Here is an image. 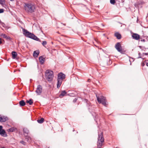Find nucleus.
<instances>
[{"label": "nucleus", "instance_id": "bb28decb", "mask_svg": "<svg viewBox=\"0 0 148 148\" xmlns=\"http://www.w3.org/2000/svg\"><path fill=\"white\" fill-rule=\"evenodd\" d=\"M20 143L24 145H25V142L23 141H21Z\"/></svg>", "mask_w": 148, "mask_h": 148}, {"label": "nucleus", "instance_id": "dca6fc26", "mask_svg": "<svg viewBox=\"0 0 148 148\" xmlns=\"http://www.w3.org/2000/svg\"><path fill=\"white\" fill-rule=\"evenodd\" d=\"M19 104L20 106H23L25 105L26 103L24 101L22 100L19 101Z\"/></svg>", "mask_w": 148, "mask_h": 148}, {"label": "nucleus", "instance_id": "9d476101", "mask_svg": "<svg viewBox=\"0 0 148 148\" xmlns=\"http://www.w3.org/2000/svg\"><path fill=\"white\" fill-rule=\"evenodd\" d=\"M132 37L133 39L138 40L140 39V36L138 34L133 33L132 35Z\"/></svg>", "mask_w": 148, "mask_h": 148}, {"label": "nucleus", "instance_id": "ddd939ff", "mask_svg": "<svg viewBox=\"0 0 148 148\" xmlns=\"http://www.w3.org/2000/svg\"><path fill=\"white\" fill-rule=\"evenodd\" d=\"M40 53L39 51V50H37L34 51L33 53V56L35 58H37Z\"/></svg>", "mask_w": 148, "mask_h": 148}, {"label": "nucleus", "instance_id": "6ab92c4d", "mask_svg": "<svg viewBox=\"0 0 148 148\" xmlns=\"http://www.w3.org/2000/svg\"><path fill=\"white\" fill-rule=\"evenodd\" d=\"M23 133L25 134H27L29 132V131L27 128H24L23 129Z\"/></svg>", "mask_w": 148, "mask_h": 148}, {"label": "nucleus", "instance_id": "7c9ffc66", "mask_svg": "<svg viewBox=\"0 0 148 148\" xmlns=\"http://www.w3.org/2000/svg\"><path fill=\"white\" fill-rule=\"evenodd\" d=\"M146 66H148V63H147L146 64Z\"/></svg>", "mask_w": 148, "mask_h": 148}, {"label": "nucleus", "instance_id": "c85d7f7f", "mask_svg": "<svg viewBox=\"0 0 148 148\" xmlns=\"http://www.w3.org/2000/svg\"><path fill=\"white\" fill-rule=\"evenodd\" d=\"M3 128V127L2 126L0 125V130H2V128Z\"/></svg>", "mask_w": 148, "mask_h": 148}, {"label": "nucleus", "instance_id": "393cba45", "mask_svg": "<svg viewBox=\"0 0 148 148\" xmlns=\"http://www.w3.org/2000/svg\"><path fill=\"white\" fill-rule=\"evenodd\" d=\"M47 42L45 41H42V44L43 46H45L47 44Z\"/></svg>", "mask_w": 148, "mask_h": 148}, {"label": "nucleus", "instance_id": "473e14b6", "mask_svg": "<svg viewBox=\"0 0 148 148\" xmlns=\"http://www.w3.org/2000/svg\"><path fill=\"white\" fill-rule=\"evenodd\" d=\"M98 148H101V147H97Z\"/></svg>", "mask_w": 148, "mask_h": 148}, {"label": "nucleus", "instance_id": "a211bd4d", "mask_svg": "<svg viewBox=\"0 0 148 148\" xmlns=\"http://www.w3.org/2000/svg\"><path fill=\"white\" fill-rule=\"evenodd\" d=\"M26 103H29L30 105H32L33 103V100L30 99L29 100L26 101Z\"/></svg>", "mask_w": 148, "mask_h": 148}, {"label": "nucleus", "instance_id": "0eeeda50", "mask_svg": "<svg viewBox=\"0 0 148 148\" xmlns=\"http://www.w3.org/2000/svg\"><path fill=\"white\" fill-rule=\"evenodd\" d=\"M115 47L118 52L121 53H123L125 52V51H123L122 47L119 42H117L116 44Z\"/></svg>", "mask_w": 148, "mask_h": 148}, {"label": "nucleus", "instance_id": "412c9836", "mask_svg": "<svg viewBox=\"0 0 148 148\" xmlns=\"http://www.w3.org/2000/svg\"><path fill=\"white\" fill-rule=\"evenodd\" d=\"M44 121L43 118H41L40 119H38L37 120V122L39 123H43Z\"/></svg>", "mask_w": 148, "mask_h": 148}, {"label": "nucleus", "instance_id": "7ed1b4c3", "mask_svg": "<svg viewBox=\"0 0 148 148\" xmlns=\"http://www.w3.org/2000/svg\"><path fill=\"white\" fill-rule=\"evenodd\" d=\"M65 75L62 73H59L58 75L57 88H59L62 84L63 79L65 78Z\"/></svg>", "mask_w": 148, "mask_h": 148}, {"label": "nucleus", "instance_id": "39448f33", "mask_svg": "<svg viewBox=\"0 0 148 148\" xmlns=\"http://www.w3.org/2000/svg\"><path fill=\"white\" fill-rule=\"evenodd\" d=\"M53 73L52 71L48 70L45 72V77L46 79L49 82L53 80Z\"/></svg>", "mask_w": 148, "mask_h": 148}, {"label": "nucleus", "instance_id": "cd10ccee", "mask_svg": "<svg viewBox=\"0 0 148 148\" xmlns=\"http://www.w3.org/2000/svg\"><path fill=\"white\" fill-rule=\"evenodd\" d=\"M77 100V99L76 98H75L73 100V102L74 103H75L76 102Z\"/></svg>", "mask_w": 148, "mask_h": 148}, {"label": "nucleus", "instance_id": "f8f14e48", "mask_svg": "<svg viewBox=\"0 0 148 148\" xmlns=\"http://www.w3.org/2000/svg\"><path fill=\"white\" fill-rule=\"evenodd\" d=\"M39 59L40 64H43L45 61V58L42 56H41L39 57Z\"/></svg>", "mask_w": 148, "mask_h": 148}, {"label": "nucleus", "instance_id": "1a4fd4ad", "mask_svg": "<svg viewBox=\"0 0 148 148\" xmlns=\"http://www.w3.org/2000/svg\"><path fill=\"white\" fill-rule=\"evenodd\" d=\"M8 118L5 116H3L0 115V122H5L8 120Z\"/></svg>", "mask_w": 148, "mask_h": 148}, {"label": "nucleus", "instance_id": "b1692460", "mask_svg": "<svg viewBox=\"0 0 148 148\" xmlns=\"http://www.w3.org/2000/svg\"><path fill=\"white\" fill-rule=\"evenodd\" d=\"M110 2L111 4L113 5L114 4L116 3V1L114 0H110Z\"/></svg>", "mask_w": 148, "mask_h": 148}, {"label": "nucleus", "instance_id": "2eb2a0df", "mask_svg": "<svg viewBox=\"0 0 148 148\" xmlns=\"http://www.w3.org/2000/svg\"><path fill=\"white\" fill-rule=\"evenodd\" d=\"M114 36L118 39H120L121 38V35L119 33L116 32L114 34Z\"/></svg>", "mask_w": 148, "mask_h": 148}, {"label": "nucleus", "instance_id": "4be33fe9", "mask_svg": "<svg viewBox=\"0 0 148 148\" xmlns=\"http://www.w3.org/2000/svg\"><path fill=\"white\" fill-rule=\"evenodd\" d=\"M14 130L15 129L14 127L8 129V131L9 132H12L14 131Z\"/></svg>", "mask_w": 148, "mask_h": 148}, {"label": "nucleus", "instance_id": "6e6552de", "mask_svg": "<svg viewBox=\"0 0 148 148\" xmlns=\"http://www.w3.org/2000/svg\"><path fill=\"white\" fill-rule=\"evenodd\" d=\"M42 91V87L40 85H38L37 87L36 92L38 95H40Z\"/></svg>", "mask_w": 148, "mask_h": 148}, {"label": "nucleus", "instance_id": "c756f323", "mask_svg": "<svg viewBox=\"0 0 148 148\" xmlns=\"http://www.w3.org/2000/svg\"><path fill=\"white\" fill-rule=\"evenodd\" d=\"M2 43V42L1 41V39L0 38V44H1Z\"/></svg>", "mask_w": 148, "mask_h": 148}, {"label": "nucleus", "instance_id": "aec40b11", "mask_svg": "<svg viewBox=\"0 0 148 148\" xmlns=\"http://www.w3.org/2000/svg\"><path fill=\"white\" fill-rule=\"evenodd\" d=\"M1 36L3 37V38H5L7 39H9L10 38L9 37H8L5 34H2L1 35Z\"/></svg>", "mask_w": 148, "mask_h": 148}, {"label": "nucleus", "instance_id": "a878e982", "mask_svg": "<svg viewBox=\"0 0 148 148\" xmlns=\"http://www.w3.org/2000/svg\"><path fill=\"white\" fill-rule=\"evenodd\" d=\"M4 12V10L3 9H0V13H3Z\"/></svg>", "mask_w": 148, "mask_h": 148}, {"label": "nucleus", "instance_id": "9b49d317", "mask_svg": "<svg viewBox=\"0 0 148 148\" xmlns=\"http://www.w3.org/2000/svg\"><path fill=\"white\" fill-rule=\"evenodd\" d=\"M0 134L3 137H6L7 136V135L5 130L3 129L0 130Z\"/></svg>", "mask_w": 148, "mask_h": 148}, {"label": "nucleus", "instance_id": "f704fd0d", "mask_svg": "<svg viewBox=\"0 0 148 148\" xmlns=\"http://www.w3.org/2000/svg\"><path fill=\"white\" fill-rule=\"evenodd\" d=\"M11 1H13L14 0H10Z\"/></svg>", "mask_w": 148, "mask_h": 148}, {"label": "nucleus", "instance_id": "f3484780", "mask_svg": "<svg viewBox=\"0 0 148 148\" xmlns=\"http://www.w3.org/2000/svg\"><path fill=\"white\" fill-rule=\"evenodd\" d=\"M66 94V92L65 90H63L62 91L61 94L59 95V97H62L64 96Z\"/></svg>", "mask_w": 148, "mask_h": 148}, {"label": "nucleus", "instance_id": "e433bc0d", "mask_svg": "<svg viewBox=\"0 0 148 148\" xmlns=\"http://www.w3.org/2000/svg\"><path fill=\"white\" fill-rule=\"evenodd\" d=\"M48 148H49V147H48Z\"/></svg>", "mask_w": 148, "mask_h": 148}, {"label": "nucleus", "instance_id": "2f4dec72", "mask_svg": "<svg viewBox=\"0 0 148 148\" xmlns=\"http://www.w3.org/2000/svg\"><path fill=\"white\" fill-rule=\"evenodd\" d=\"M90 81V79H88V81L89 82Z\"/></svg>", "mask_w": 148, "mask_h": 148}, {"label": "nucleus", "instance_id": "423d86ee", "mask_svg": "<svg viewBox=\"0 0 148 148\" xmlns=\"http://www.w3.org/2000/svg\"><path fill=\"white\" fill-rule=\"evenodd\" d=\"M97 100L99 103H102L103 106H106L108 105V103L107 102L106 98L103 96H101L100 97L97 96Z\"/></svg>", "mask_w": 148, "mask_h": 148}, {"label": "nucleus", "instance_id": "c9c22d12", "mask_svg": "<svg viewBox=\"0 0 148 148\" xmlns=\"http://www.w3.org/2000/svg\"><path fill=\"white\" fill-rule=\"evenodd\" d=\"M1 148H5L4 147H1Z\"/></svg>", "mask_w": 148, "mask_h": 148}, {"label": "nucleus", "instance_id": "72a5a7b5", "mask_svg": "<svg viewBox=\"0 0 148 148\" xmlns=\"http://www.w3.org/2000/svg\"><path fill=\"white\" fill-rule=\"evenodd\" d=\"M101 25H102L103 26H104V25L103 24H101Z\"/></svg>", "mask_w": 148, "mask_h": 148}, {"label": "nucleus", "instance_id": "4468645a", "mask_svg": "<svg viewBox=\"0 0 148 148\" xmlns=\"http://www.w3.org/2000/svg\"><path fill=\"white\" fill-rule=\"evenodd\" d=\"M12 58L14 59L16 58L17 56V54L15 51H13L12 53Z\"/></svg>", "mask_w": 148, "mask_h": 148}, {"label": "nucleus", "instance_id": "20e7f679", "mask_svg": "<svg viewBox=\"0 0 148 148\" xmlns=\"http://www.w3.org/2000/svg\"><path fill=\"white\" fill-rule=\"evenodd\" d=\"M104 140L103 132H101L100 133H99L97 142V146L102 147L104 142Z\"/></svg>", "mask_w": 148, "mask_h": 148}, {"label": "nucleus", "instance_id": "f03ea898", "mask_svg": "<svg viewBox=\"0 0 148 148\" xmlns=\"http://www.w3.org/2000/svg\"><path fill=\"white\" fill-rule=\"evenodd\" d=\"M24 8L26 11L31 13L34 12L35 9V5L31 3H25Z\"/></svg>", "mask_w": 148, "mask_h": 148}, {"label": "nucleus", "instance_id": "f257e3e1", "mask_svg": "<svg viewBox=\"0 0 148 148\" xmlns=\"http://www.w3.org/2000/svg\"><path fill=\"white\" fill-rule=\"evenodd\" d=\"M23 34L25 36L35 40L40 41V40L37 36L29 32L27 30L23 29Z\"/></svg>", "mask_w": 148, "mask_h": 148}, {"label": "nucleus", "instance_id": "5701e85b", "mask_svg": "<svg viewBox=\"0 0 148 148\" xmlns=\"http://www.w3.org/2000/svg\"><path fill=\"white\" fill-rule=\"evenodd\" d=\"M5 3V0H0V4L2 5H4Z\"/></svg>", "mask_w": 148, "mask_h": 148}]
</instances>
